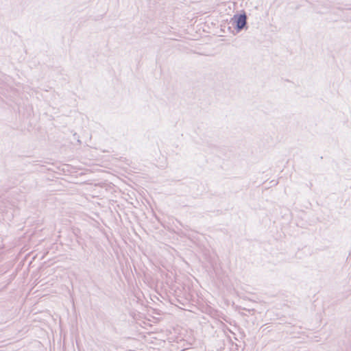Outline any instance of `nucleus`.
<instances>
[{
  "label": "nucleus",
  "instance_id": "nucleus-7",
  "mask_svg": "<svg viewBox=\"0 0 351 351\" xmlns=\"http://www.w3.org/2000/svg\"><path fill=\"white\" fill-rule=\"evenodd\" d=\"M308 186H309V188H310V189H311V188H312V186H313V184H312V182H310V183H309Z\"/></svg>",
  "mask_w": 351,
  "mask_h": 351
},
{
  "label": "nucleus",
  "instance_id": "nucleus-8",
  "mask_svg": "<svg viewBox=\"0 0 351 351\" xmlns=\"http://www.w3.org/2000/svg\"><path fill=\"white\" fill-rule=\"evenodd\" d=\"M154 217H155V219H158V217H157V216H156V214H155V215H154Z\"/></svg>",
  "mask_w": 351,
  "mask_h": 351
},
{
  "label": "nucleus",
  "instance_id": "nucleus-1",
  "mask_svg": "<svg viewBox=\"0 0 351 351\" xmlns=\"http://www.w3.org/2000/svg\"><path fill=\"white\" fill-rule=\"evenodd\" d=\"M155 314L159 315L165 314V316L162 319L155 317V334L158 335V337H155V351H167L165 348L167 344L165 339L168 337L170 333L169 325H163L162 328H159L156 324L160 321L168 324L169 322H167L166 317H169V314H166L162 310L157 308H155Z\"/></svg>",
  "mask_w": 351,
  "mask_h": 351
},
{
  "label": "nucleus",
  "instance_id": "nucleus-6",
  "mask_svg": "<svg viewBox=\"0 0 351 351\" xmlns=\"http://www.w3.org/2000/svg\"><path fill=\"white\" fill-rule=\"evenodd\" d=\"M165 300L166 302H167V303H168L169 302H170V303H172V301L169 300H167V299H166V298H165V300Z\"/></svg>",
  "mask_w": 351,
  "mask_h": 351
},
{
  "label": "nucleus",
  "instance_id": "nucleus-4",
  "mask_svg": "<svg viewBox=\"0 0 351 351\" xmlns=\"http://www.w3.org/2000/svg\"><path fill=\"white\" fill-rule=\"evenodd\" d=\"M158 285H159V282H158V280H156V282H155V288H154L155 292H156V293H158V294L161 297V298H162V300H165V296L162 295L161 293H160L158 291V290H157V289H158Z\"/></svg>",
  "mask_w": 351,
  "mask_h": 351
},
{
  "label": "nucleus",
  "instance_id": "nucleus-5",
  "mask_svg": "<svg viewBox=\"0 0 351 351\" xmlns=\"http://www.w3.org/2000/svg\"><path fill=\"white\" fill-rule=\"evenodd\" d=\"M154 298L157 299V300H158L160 302L164 304V302H162V300H161L156 295H154Z\"/></svg>",
  "mask_w": 351,
  "mask_h": 351
},
{
  "label": "nucleus",
  "instance_id": "nucleus-3",
  "mask_svg": "<svg viewBox=\"0 0 351 351\" xmlns=\"http://www.w3.org/2000/svg\"><path fill=\"white\" fill-rule=\"evenodd\" d=\"M155 277L157 276L158 274H160L161 276L165 273V270H163L160 267H158L155 265Z\"/></svg>",
  "mask_w": 351,
  "mask_h": 351
},
{
  "label": "nucleus",
  "instance_id": "nucleus-2",
  "mask_svg": "<svg viewBox=\"0 0 351 351\" xmlns=\"http://www.w3.org/2000/svg\"><path fill=\"white\" fill-rule=\"evenodd\" d=\"M247 14L243 11L242 13L234 14L231 19L230 23L237 32H240L243 29L247 28Z\"/></svg>",
  "mask_w": 351,
  "mask_h": 351
}]
</instances>
